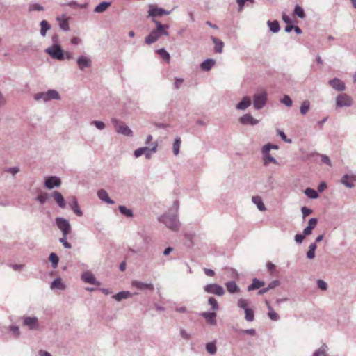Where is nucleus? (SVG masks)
Wrapping results in <instances>:
<instances>
[{
  "label": "nucleus",
  "mask_w": 356,
  "mask_h": 356,
  "mask_svg": "<svg viewBox=\"0 0 356 356\" xmlns=\"http://www.w3.org/2000/svg\"><path fill=\"white\" fill-rule=\"evenodd\" d=\"M152 21L156 25V29H153L145 39V42L148 45L156 42L162 35H169V32L168 30L170 26L168 24H162L156 19H152Z\"/></svg>",
  "instance_id": "nucleus-1"
},
{
  "label": "nucleus",
  "mask_w": 356,
  "mask_h": 356,
  "mask_svg": "<svg viewBox=\"0 0 356 356\" xmlns=\"http://www.w3.org/2000/svg\"><path fill=\"white\" fill-rule=\"evenodd\" d=\"M159 220L172 231H177L179 229V222L175 214H163L159 218Z\"/></svg>",
  "instance_id": "nucleus-2"
},
{
  "label": "nucleus",
  "mask_w": 356,
  "mask_h": 356,
  "mask_svg": "<svg viewBox=\"0 0 356 356\" xmlns=\"http://www.w3.org/2000/svg\"><path fill=\"white\" fill-rule=\"evenodd\" d=\"M34 99L36 101L42 100L46 102L52 99H60V95L57 90L51 89L47 92H38L34 95Z\"/></svg>",
  "instance_id": "nucleus-3"
},
{
  "label": "nucleus",
  "mask_w": 356,
  "mask_h": 356,
  "mask_svg": "<svg viewBox=\"0 0 356 356\" xmlns=\"http://www.w3.org/2000/svg\"><path fill=\"white\" fill-rule=\"evenodd\" d=\"M111 122L113 124L115 129L118 134L129 137L133 136L132 130L124 122L120 121L118 119L115 118L111 119Z\"/></svg>",
  "instance_id": "nucleus-4"
},
{
  "label": "nucleus",
  "mask_w": 356,
  "mask_h": 356,
  "mask_svg": "<svg viewBox=\"0 0 356 356\" xmlns=\"http://www.w3.org/2000/svg\"><path fill=\"white\" fill-rule=\"evenodd\" d=\"M158 145L156 143L151 144V147H143L136 149L134 152L135 157L138 158L142 155H145L147 159H150L152 154L157 151Z\"/></svg>",
  "instance_id": "nucleus-5"
},
{
  "label": "nucleus",
  "mask_w": 356,
  "mask_h": 356,
  "mask_svg": "<svg viewBox=\"0 0 356 356\" xmlns=\"http://www.w3.org/2000/svg\"><path fill=\"white\" fill-rule=\"evenodd\" d=\"M172 10H166L163 8H159L155 4H149L147 18L151 17L155 19L157 17H161L163 15H168L171 13Z\"/></svg>",
  "instance_id": "nucleus-6"
},
{
  "label": "nucleus",
  "mask_w": 356,
  "mask_h": 356,
  "mask_svg": "<svg viewBox=\"0 0 356 356\" xmlns=\"http://www.w3.org/2000/svg\"><path fill=\"white\" fill-rule=\"evenodd\" d=\"M45 52L51 58L58 60L64 59V51L60 44L52 45L45 49Z\"/></svg>",
  "instance_id": "nucleus-7"
},
{
  "label": "nucleus",
  "mask_w": 356,
  "mask_h": 356,
  "mask_svg": "<svg viewBox=\"0 0 356 356\" xmlns=\"http://www.w3.org/2000/svg\"><path fill=\"white\" fill-rule=\"evenodd\" d=\"M266 101L267 92L266 91H261L253 95V106L257 110L261 109L265 106Z\"/></svg>",
  "instance_id": "nucleus-8"
},
{
  "label": "nucleus",
  "mask_w": 356,
  "mask_h": 356,
  "mask_svg": "<svg viewBox=\"0 0 356 356\" xmlns=\"http://www.w3.org/2000/svg\"><path fill=\"white\" fill-rule=\"evenodd\" d=\"M353 104V99L346 93H341L336 97L337 107H350Z\"/></svg>",
  "instance_id": "nucleus-9"
},
{
  "label": "nucleus",
  "mask_w": 356,
  "mask_h": 356,
  "mask_svg": "<svg viewBox=\"0 0 356 356\" xmlns=\"http://www.w3.org/2000/svg\"><path fill=\"white\" fill-rule=\"evenodd\" d=\"M204 292L211 294H215L218 296H222L225 294L224 288L216 283L208 284L204 286Z\"/></svg>",
  "instance_id": "nucleus-10"
},
{
  "label": "nucleus",
  "mask_w": 356,
  "mask_h": 356,
  "mask_svg": "<svg viewBox=\"0 0 356 356\" xmlns=\"http://www.w3.org/2000/svg\"><path fill=\"white\" fill-rule=\"evenodd\" d=\"M58 228L62 232L63 235H67L71 231V226L67 220L58 217L55 220Z\"/></svg>",
  "instance_id": "nucleus-11"
},
{
  "label": "nucleus",
  "mask_w": 356,
  "mask_h": 356,
  "mask_svg": "<svg viewBox=\"0 0 356 356\" xmlns=\"http://www.w3.org/2000/svg\"><path fill=\"white\" fill-rule=\"evenodd\" d=\"M23 324L27 326L29 330H39L40 325L38 323V319L35 316H27L24 318Z\"/></svg>",
  "instance_id": "nucleus-12"
},
{
  "label": "nucleus",
  "mask_w": 356,
  "mask_h": 356,
  "mask_svg": "<svg viewBox=\"0 0 356 356\" xmlns=\"http://www.w3.org/2000/svg\"><path fill=\"white\" fill-rule=\"evenodd\" d=\"M61 181L60 178L56 176L49 177L44 181V186L48 189H53L55 187H59Z\"/></svg>",
  "instance_id": "nucleus-13"
},
{
  "label": "nucleus",
  "mask_w": 356,
  "mask_h": 356,
  "mask_svg": "<svg viewBox=\"0 0 356 356\" xmlns=\"http://www.w3.org/2000/svg\"><path fill=\"white\" fill-rule=\"evenodd\" d=\"M328 84L338 92H343L346 89L344 83L337 77L330 80Z\"/></svg>",
  "instance_id": "nucleus-14"
},
{
  "label": "nucleus",
  "mask_w": 356,
  "mask_h": 356,
  "mask_svg": "<svg viewBox=\"0 0 356 356\" xmlns=\"http://www.w3.org/2000/svg\"><path fill=\"white\" fill-rule=\"evenodd\" d=\"M200 316L206 320L208 324L211 325H216L217 324V314L215 312H204L200 314Z\"/></svg>",
  "instance_id": "nucleus-15"
},
{
  "label": "nucleus",
  "mask_w": 356,
  "mask_h": 356,
  "mask_svg": "<svg viewBox=\"0 0 356 356\" xmlns=\"http://www.w3.org/2000/svg\"><path fill=\"white\" fill-rule=\"evenodd\" d=\"M77 64L79 69L83 71L85 68L91 66L92 61L89 57L82 55L77 58Z\"/></svg>",
  "instance_id": "nucleus-16"
},
{
  "label": "nucleus",
  "mask_w": 356,
  "mask_h": 356,
  "mask_svg": "<svg viewBox=\"0 0 356 356\" xmlns=\"http://www.w3.org/2000/svg\"><path fill=\"white\" fill-rule=\"evenodd\" d=\"M239 122L242 124H250V125H256L259 123V120L254 118L250 114L247 113L243 115L239 118Z\"/></svg>",
  "instance_id": "nucleus-17"
},
{
  "label": "nucleus",
  "mask_w": 356,
  "mask_h": 356,
  "mask_svg": "<svg viewBox=\"0 0 356 356\" xmlns=\"http://www.w3.org/2000/svg\"><path fill=\"white\" fill-rule=\"evenodd\" d=\"M82 280L86 283H89L94 285H100V282H98L93 274L89 271L85 272L81 276Z\"/></svg>",
  "instance_id": "nucleus-18"
},
{
  "label": "nucleus",
  "mask_w": 356,
  "mask_h": 356,
  "mask_svg": "<svg viewBox=\"0 0 356 356\" xmlns=\"http://www.w3.org/2000/svg\"><path fill=\"white\" fill-rule=\"evenodd\" d=\"M356 181V176L344 175L341 179V183L348 188H352L355 186L354 181Z\"/></svg>",
  "instance_id": "nucleus-19"
},
{
  "label": "nucleus",
  "mask_w": 356,
  "mask_h": 356,
  "mask_svg": "<svg viewBox=\"0 0 356 356\" xmlns=\"http://www.w3.org/2000/svg\"><path fill=\"white\" fill-rule=\"evenodd\" d=\"M131 285L133 286L136 287L139 290L148 289L150 291H153L154 289V285L152 283L147 284V283H144V282H139L137 280L132 281Z\"/></svg>",
  "instance_id": "nucleus-20"
},
{
  "label": "nucleus",
  "mask_w": 356,
  "mask_h": 356,
  "mask_svg": "<svg viewBox=\"0 0 356 356\" xmlns=\"http://www.w3.org/2000/svg\"><path fill=\"white\" fill-rule=\"evenodd\" d=\"M51 196L60 208L64 209L66 207V202L60 192L55 191L52 193Z\"/></svg>",
  "instance_id": "nucleus-21"
},
{
  "label": "nucleus",
  "mask_w": 356,
  "mask_h": 356,
  "mask_svg": "<svg viewBox=\"0 0 356 356\" xmlns=\"http://www.w3.org/2000/svg\"><path fill=\"white\" fill-rule=\"evenodd\" d=\"M97 196L102 201L108 204H113L115 203V202L109 197L108 193L104 189H99L97 191Z\"/></svg>",
  "instance_id": "nucleus-22"
},
{
  "label": "nucleus",
  "mask_w": 356,
  "mask_h": 356,
  "mask_svg": "<svg viewBox=\"0 0 356 356\" xmlns=\"http://www.w3.org/2000/svg\"><path fill=\"white\" fill-rule=\"evenodd\" d=\"M261 152L263 154V159H264V165H267L270 163H273L274 164H277V160L269 154V152H266L264 150V149L262 148Z\"/></svg>",
  "instance_id": "nucleus-23"
},
{
  "label": "nucleus",
  "mask_w": 356,
  "mask_h": 356,
  "mask_svg": "<svg viewBox=\"0 0 356 356\" xmlns=\"http://www.w3.org/2000/svg\"><path fill=\"white\" fill-rule=\"evenodd\" d=\"M251 105L250 98L248 96L244 97L236 106L238 110H245Z\"/></svg>",
  "instance_id": "nucleus-24"
},
{
  "label": "nucleus",
  "mask_w": 356,
  "mask_h": 356,
  "mask_svg": "<svg viewBox=\"0 0 356 356\" xmlns=\"http://www.w3.org/2000/svg\"><path fill=\"white\" fill-rule=\"evenodd\" d=\"M265 285V282L264 281H261L257 278H254L252 280V283L249 285L247 288L248 291H251L253 290L258 289Z\"/></svg>",
  "instance_id": "nucleus-25"
},
{
  "label": "nucleus",
  "mask_w": 356,
  "mask_h": 356,
  "mask_svg": "<svg viewBox=\"0 0 356 356\" xmlns=\"http://www.w3.org/2000/svg\"><path fill=\"white\" fill-rule=\"evenodd\" d=\"M70 206L73 211V212L77 215L78 216H81L83 215L82 211L80 209L78 201L76 197H73L72 199V202L70 203Z\"/></svg>",
  "instance_id": "nucleus-26"
},
{
  "label": "nucleus",
  "mask_w": 356,
  "mask_h": 356,
  "mask_svg": "<svg viewBox=\"0 0 356 356\" xmlns=\"http://www.w3.org/2000/svg\"><path fill=\"white\" fill-rule=\"evenodd\" d=\"M216 60L212 58H207L200 64V67L202 70L208 72L215 65Z\"/></svg>",
  "instance_id": "nucleus-27"
},
{
  "label": "nucleus",
  "mask_w": 356,
  "mask_h": 356,
  "mask_svg": "<svg viewBox=\"0 0 356 356\" xmlns=\"http://www.w3.org/2000/svg\"><path fill=\"white\" fill-rule=\"evenodd\" d=\"M211 40L215 44V47H214L215 52L219 53V54L222 53V49L224 47L223 42L222 40H220V39H218V38H216L213 36L211 37Z\"/></svg>",
  "instance_id": "nucleus-28"
},
{
  "label": "nucleus",
  "mask_w": 356,
  "mask_h": 356,
  "mask_svg": "<svg viewBox=\"0 0 356 356\" xmlns=\"http://www.w3.org/2000/svg\"><path fill=\"white\" fill-rule=\"evenodd\" d=\"M227 291L230 293H236L240 291V288L236 284L235 281H230L225 283Z\"/></svg>",
  "instance_id": "nucleus-29"
},
{
  "label": "nucleus",
  "mask_w": 356,
  "mask_h": 356,
  "mask_svg": "<svg viewBox=\"0 0 356 356\" xmlns=\"http://www.w3.org/2000/svg\"><path fill=\"white\" fill-rule=\"evenodd\" d=\"M110 1H102L99 3L94 9V12L96 13H104L110 6Z\"/></svg>",
  "instance_id": "nucleus-30"
},
{
  "label": "nucleus",
  "mask_w": 356,
  "mask_h": 356,
  "mask_svg": "<svg viewBox=\"0 0 356 356\" xmlns=\"http://www.w3.org/2000/svg\"><path fill=\"white\" fill-rule=\"evenodd\" d=\"M132 296V293L128 291H122L113 296L115 300L120 302L123 299H127Z\"/></svg>",
  "instance_id": "nucleus-31"
},
{
  "label": "nucleus",
  "mask_w": 356,
  "mask_h": 356,
  "mask_svg": "<svg viewBox=\"0 0 356 356\" xmlns=\"http://www.w3.org/2000/svg\"><path fill=\"white\" fill-rule=\"evenodd\" d=\"M267 24H268L270 31L273 33H277L280 29V24H279L278 21H277V20H274V21L268 20L267 22Z\"/></svg>",
  "instance_id": "nucleus-32"
},
{
  "label": "nucleus",
  "mask_w": 356,
  "mask_h": 356,
  "mask_svg": "<svg viewBox=\"0 0 356 356\" xmlns=\"http://www.w3.org/2000/svg\"><path fill=\"white\" fill-rule=\"evenodd\" d=\"M40 35L42 37H45L47 35V31H49L51 29V25L46 20H42L40 22Z\"/></svg>",
  "instance_id": "nucleus-33"
},
{
  "label": "nucleus",
  "mask_w": 356,
  "mask_h": 356,
  "mask_svg": "<svg viewBox=\"0 0 356 356\" xmlns=\"http://www.w3.org/2000/svg\"><path fill=\"white\" fill-rule=\"evenodd\" d=\"M51 289H65V285L62 283V280L60 277H57L51 284Z\"/></svg>",
  "instance_id": "nucleus-34"
},
{
  "label": "nucleus",
  "mask_w": 356,
  "mask_h": 356,
  "mask_svg": "<svg viewBox=\"0 0 356 356\" xmlns=\"http://www.w3.org/2000/svg\"><path fill=\"white\" fill-rule=\"evenodd\" d=\"M252 202L257 205V207L259 211H264L266 209V207L260 197H259V196L253 197Z\"/></svg>",
  "instance_id": "nucleus-35"
},
{
  "label": "nucleus",
  "mask_w": 356,
  "mask_h": 356,
  "mask_svg": "<svg viewBox=\"0 0 356 356\" xmlns=\"http://www.w3.org/2000/svg\"><path fill=\"white\" fill-rule=\"evenodd\" d=\"M118 209H119L120 212L122 214L124 215L125 216L129 217V218H131L134 216L133 211L130 209L127 208L125 206L120 205Z\"/></svg>",
  "instance_id": "nucleus-36"
},
{
  "label": "nucleus",
  "mask_w": 356,
  "mask_h": 356,
  "mask_svg": "<svg viewBox=\"0 0 356 356\" xmlns=\"http://www.w3.org/2000/svg\"><path fill=\"white\" fill-rule=\"evenodd\" d=\"M156 53L161 56V57L167 63L170 62V54L164 49L161 48L156 51Z\"/></svg>",
  "instance_id": "nucleus-37"
},
{
  "label": "nucleus",
  "mask_w": 356,
  "mask_h": 356,
  "mask_svg": "<svg viewBox=\"0 0 356 356\" xmlns=\"http://www.w3.org/2000/svg\"><path fill=\"white\" fill-rule=\"evenodd\" d=\"M49 261L51 263V266L54 268H57L58 262H59V258L56 253L51 252L49 254Z\"/></svg>",
  "instance_id": "nucleus-38"
},
{
  "label": "nucleus",
  "mask_w": 356,
  "mask_h": 356,
  "mask_svg": "<svg viewBox=\"0 0 356 356\" xmlns=\"http://www.w3.org/2000/svg\"><path fill=\"white\" fill-rule=\"evenodd\" d=\"M310 108V102L308 100H305L302 102L300 107V113L302 115H306V113L308 112Z\"/></svg>",
  "instance_id": "nucleus-39"
},
{
  "label": "nucleus",
  "mask_w": 356,
  "mask_h": 356,
  "mask_svg": "<svg viewBox=\"0 0 356 356\" xmlns=\"http://www.w3.org/2000/svg\"><path fill=\"white\" fill-rule=\"evenodd\" d=\"M305 193L311 199H316L318 197V192L311 188H307L305 191Z\"/></svg>",
  "instance_id": "nucleus-40"
},
{
  "label": "nucleus",
  "mask_w": 356,
  "mask_h": 356,
  "mask_svg": "<svg viewBox=\"0 0 356 356\" xmlns=\"http://www.w3.org/2000/svg\"><path fill=\"white\" fill-rule=\"evenodd\" d=\"M208 304L211 305V309L213 312L219 309V305L216 299L213 297H209L208 299Z\"/></svg>",
  "instance_id": "nucleus-41"
},
{
  "label": "nucleus",
  "mask_w": 356,
  "mask_h": 356,
  "mask_svg": "<svg viewBox=\"0 0 356 356\" xmlns=\"http://www.w3.org/2000/svg\"><path fill=\"white\" fill-rule=\"evenodd\" d=\"M249 300L244 298H239L237 301V307L240 309H248Z\"/></svg>",
  "instance_id": "nucleus-42"
},
{
  "label": "nucleus",
  "mask_w": 356,
  "mask_h": 356,
  "mask_svg": "<svg viewBox=\"0 0 356 356\" xmlns=\"http://www.w3.org/2000/svg\"><path fill=\"white\" fill-rule=\"evenodd\" d=\"M245 319L248 322H252L254 320V313L252 309H245Z\"/></svg>",
  "instance_id": "nucleus-43"
},
{
  "label": "nucleus",
  "mask_w": 356,
  "mask_h": 356,
  "mask_svg": "<svg viewBox=\"0 0 356 356\" xmlns=\"http://www.w3.org/2000/svg\"><path fill=\"white\" fill-rule=\"evenodd\" d=\"M181 143V140L179 137L175 138L172 145L173 153L175 155H177L179 154Z\"/></svg>",
  "instance_id": "nucleus-44"
},
{
  "label": "nucleus",
  "mask_w": 356,
  "mask_h": 356,
  "mask_svg": "<svg viewBox=\"0 0 356 356\" xmlns=\"http://www.w3.org/2000/svg\"><path fill=\"white\" fill-rule=\"evenodd\" d=\"M328 350V347L325 343H323L318 350H316L314 353L313 356H323L325 353H326Z\"/></svg>",
  "instance_id": "nucleus-45"
},
{
  "label": "nucleus",
  "mask_w": 356,
  "mask_h": 356,
  "mask_svg": "<svg viewBox=\"0 0 356 356\" xmlns=\"http://www.w3.org/2000/svg\"><path fill=\"white\" fill-rule=\"evenodd\" d=\"M49 198V195L47 193H41L35 197V200L39 202L41 204H44Z\"/></svg>",
  "instance_id": "nucleus-46"
},
{
  "label": "nucleus",
  "mask_w": 356,
  "mask_h": 356,
  "mask_svg": "<svg viewBox=\"0 0 356 356\" xmlns=\"http://www.w3.org/2000/svg\"><path fill=\"white\" fill-rule=\"evenodd\" d=\"M206 350L211 355L216 354L217 351L216 343L214 342L207 343L206 344Z\"/></svg>",
  "instance_id": "nucleus-47"
},
{
  "label": "nucleus",
  "mask_w": 356,
  "mask_h": 356,
  "mask_svg": "<svg viewBox=\"0 0 356 356\" xmlns=\"http://www.w3.org/2000/svg\"><path fill=\"white\" fill-rule=\"evenodd\" d=\"M294 14L301 19L305 17V13L303 8L298 5L295 6Z\"/></svg>",
  "instance_id": "nucleus-48"
},
{
  "label": "nucleus",
  "mask_w": 356,
  "mask_h": 356,
  "mask_svg": "<svg viewBox=\"0 0 356 356\" xmlns=\"http://www.w3.org/2000/svg\"><path fill=\"white\" fill-rule=\"evenodd\" d=\"M268 316L272 321H278L280 319L279 315L273 310L272 307H268Z\"/></svg>",
  "instance_id": "nucleus-49"
},
{
  "label": "nucleus",
  "mask_w": 356,
  "mask_h": 356,
  "mask_svg": "<svg viewBox=\"0 0 356 356\" xmlns=\"http://www.w3.org/2000/svg\"><path fill=\"white\" fill-rule=\"evenodd\" d=\"M44 7L39 3H31L29 6V11H43Z\"/></svg>",
  "instance_id": "nucleus-50"
},
{
  "label": "nucleus",
  "mask_w": 356,
  "mask_h": 356,
  "mask_svg": "<svg viewBox=\"0 0 356 356\" xmlns=\"http://www.w3.org/2000/svg\"><path fill=\"white\" fill-rule=\"evenodd\" d=\"M281 103L289 107L292 106L293 102L289 95H285L281 99Z\"/></svg>",
  "instance_id": "nucleus-51"
},
{
  "label": "nucleus",
  "mask_w": 356,
  "mask_h": 356,
  "mask_svg": "<svg viewBox=\"0 0 356 356\" xmlns=\"http://www.w3.org/2000/svg\"><path fill=\"white\" fill-rule=\"evenodd\" d=\"M60 28L64 31H67L70 30V26L67 19H65L60 22L59 23Z\"/></svg>",
  "instance_id": "nucleus-52"
},
{
  "label": "nucleus",
  "mask_w": 356,
  "mask_h": 356,
  "mask_svg": "<svg viewBox=\"0 0 356 356\" xmlns=\"http://www.w3.org/2000/svg\"><path fill=\"white\" fill-rule=\"evenodd\" d=\"M91 124L95 125L96 128L99 130H103L106 127L104 122L102 121L94 120L91 122Z\"/></svg>",
  "instance_id": "nucleus-53"
},
{
  "label": "nucleus",
  "mask_w": 356,
  "mask_h": 356,
  "mask_svg": "<svg viewBox=\"0 0 356 356\" xmlns=\"http://www.w3.org/2000/svg\"><path fill=\"white\" fill-rule=\"evenodd\" d=\"M67 236V235H65V236L63 235V237L59 239V241L63 244V245L65 248L70 249L72 248V245L69 242L67 241V240H66Z\"/></svg>",
  "instance_id": "nucleus-54"
},
{
  "label": "nucleus",
  "mask_w": 356,
  "mask_h": 356,
  "mask_svg": "<svg viewBox=\"0 0 356 356\" xmlns=\"http://www.w3.org/2000/svg\"><path fill=\"white\" fill-rule=\"evenodd\" d=\"M317 286L321 290L323 291H325L327 289V284L323 280H317Z\"/></svg>",
  "instance_id": "nucleus-55"
},
{
  "label": "nucleus",
  "mask_w": 356,
  "mask_h": 356,
  "mask_svg": "<svg viewBox=\"0 0 356 356\" xmlns=\"http://www.w3.org/2000/svg\"><path fill=\"white\" fill-rule=\"evenodd\" d=\"M318 155L321 157L322 163H325V164H327L329 166L332 165L331 161H330V158L327 155H325V154H318Z\"/></svg>",
  "instance_id": "nucleus-56"
},
{
  "label": "nucleus",
  "mask_w": 356,
  "mask_h": 356,
  "mask_svg": "<svg viewBox=\"0 0 356 356\" xmlns=\"http://www.w3.org/2000/svg\"><path fill=\"white\" fill-rule=\"evenodd\" d=\"M280 282L279 280H273L271 282L268 284V285L266 286L267 290L270 291L271 289H275V287L280 286Z\"/></svg>",
  "instance_id": "nucleus-57"
},
{
  "label": "nucleus",
  "mask_w": 356,
  "mask_h": 356,
  "mask_svg": "<svg viewBox=\"0 0 356 356\" xmlns=\"http://www.w3.org/2000/svg\"><path fill=\"white\" fill-rule=\"evenodd\" d=\"M180 335L181 337L184 339H186V340H189L191 339V335L190 334H188L186 330H184V328H181L180 330Z\"/></svg>",
  "instance_id": "nucleus-58"
},
{
  "label": "nucleus",
  "mask_w": 356,
  "mask_h": 356,
  "mask_svg": "<svg viewBox=\"0 0 356 356\" xmlns=\"http://www.w3.org/2000/svg\"><path fill=\"white\" fill-rule=\"evenodd\" d=\"M262 148L264 149V150L266 152H270V150L272 149H278V146L277 145L268 143V144L264 145Z\"/></svg>",
  "instance_id": "nucleus-59"
},
{
  "label": "nucleus",
  "mask_w": 356,
  "mask_h": 356,
  "mask_svg": "<svg viewBox=\"0 0 356 356\" xmlns=\"http://www.w3.org/2000/svg\"><path fill=\"white\" fill-rule=\"evenodd\" d=\"M20 169L19 167H11L5 170L6 172L11 173L12 175H15L19 172Z\"/></svg>",
  "instance_id": "nucleus-60"
},
{
  "label": "nucleus",
  "mask_w": 356,
  "mask_h": 356,
  "mask_svg": "<svg viewBox=\"0 0 356 356\" xmlns=\"http://www.w3.org/2000/svg\"><path fill=\"white\" fill-rule=\"evenodd\" d=\"M301 211H302L303 218H305L306 216L310 215L313 211L311 209H309L306 207H302Z\"/></svg>",
  "instance_id": "nucleus-61"
},
{
  "label": "nucleus",
  "mask_w": 356,
  "mask_h": 356,
  "mask_svg": "<svg viewBox=\"0 0 356 356\" xmlns=\"http://www.w3.org/2000/svg\"><path fill=\"white\" fill-rule=\"evenodd\" d=\"M305 238V236L303 234H297L295 236V241L297 243L300 244V243H301L303 241Z\"/></svg>",
  "instance_id": "nucleus-62"
},
{
  "label": "nucleus",
  "mask_w": 356,
  "mask_h": 356,
  "mask_svg": "<svg viewBox=\"0 0 356 356\" xmlns=\"http://www.w3.org/2000/svg\"><path fill=\"white\" fill-rule=\"evenodd\" d=\"M184 82V79L181 78H176L174 82V87L175 89H179L180 86Z\"/></svg>",
  "instance_id": "nucleus-63"
},
{
  "label": "nucleus",
  "mask_w": 356,
  "mask_h": 356,
  "mask_svg": "<svg viewBox=\"0 0 356 356\" xmlns=\"http://www.w3.org/2000/svg\"><path fill=\"white\" fill-rule=\"evenodd\" d=\"M318 222V220L316 218H312L309 220L308 225L309 227H311V228L314 229V227L316 226Z\"/></svg>",
  "instance_id": "nucleus-64"
}]
</instances>
